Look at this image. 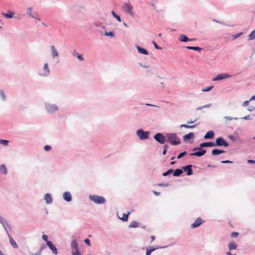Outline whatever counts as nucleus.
<instances>
[{"label": "nucleus", "mask_w": 255, "mask_h": 255, "mask_svg": "<svg viewBox=\"0 0 255 255\" xmlns=\"http://www.w3.org/2000/svg\"><path fill=\"white\" fill-rule=\"evenodd\" d=\"M122 8L124 11L128 13L130 15L132 16L133 15L132 11L133 7L131 4L127 2L125 3L123 6Z\"/></svg>", "instance_id": "obj_4"}, {"label": "nucleus", "mask_w": 255, "mask_h": 255, "mask_svg": "<svg viewBox=\"0 0 255 255\" xmlns=\"http://www.w3.org/2000/svg\"><path fill=\"white\" fill-rule=\"evenodd\" d=\"M0 96L2 98L3 100H5V96L3 91H2V90L0 91Z\"/></svg>", "instance_id": "obj_37"}, {"label": "nucleus", "mask_w": 255, "mask_h": 255, "mask_svg": "<svg viewBox=\"0 0 255 255\" xmlns=\"http://www.w3.org/2000/svg\"><path fill=\"white\" fill-rule=\"evenodd\" d=\"M186 48L190 50H197L200 51L201 50V48L199 47H194V46H187L186 47Z\"/></svg>", "instance_id": "obj_34"}, {"label": "nucleus", "mask_w": 255, "mask_h": 255, "mask_svg": "<svg viewBox=\"0 0 255 255\" xmlns=\"http://www.w3.org/2000/svg\"><path fill=\"white\" fill-rule=\"evenodd\" d=\"M8 143V141L4 139H0V144H3L4 145H7Z\"/></svg>", "instance_id": "obj_36"}, {"label": "nucleus", "mask_w": 255, "mask_h": 255, "mask_svg": "<svg viewBox=\"0 0 255 255\" xmlns=\"http://www.w3.org/2000/svg\"><path fill=\"white\" fill-rule=\"evenodd\" d=\"M249 101H245L244 103H243V106L246 107V106H248V104H249Z\"/></svg>", "instance_id": "obj_54"}, {"label": "nucleus", "mask_w": 255, "mask_h": 255, "mask_svg": "<svg viewBox=\"0 0 255 255\" xmlns=\"http://www.w3.org/2000/svg\"><path fill=\"white\" fill-rule=\"evenodd\" d=\"M213 88V86H211L208 87L206 88L203 89L202 91L203 92H208V91H210Z\"/></svg>", "instance_id": "obj_39"}, {"label": "nucleus", "mask_w": 255, "mask_h": 255, "mask_svg": "<svg viewBox=\"0 0 255 255\" xmlns=\"http://www.w3.org/2000/svg\"><path fill=\"white\" fill-rule=\"evenodd\" d=\"M47 245L54 255H57V249L51 242H47Z\"/></svg>", "instance_id": "obj_10"}, {"label": "nucleus", "mask_w": 255, "mask_h": 255, "mask_svg": "<svg viewBox=\"0 0 255 255\" xmlns=\"http://www.w3.org/2000/svg\"><path fill=\"white\" fill-rule=\"evenodd\" d=\"M130 213H128V214H124L123 216L121 219L123 221H127L128 219V216L129 215Z\"/></svg>", "instance_id": "obj_33"}, {"label": "nucleus", "mask_w": 255, "mask_h": 255, "mask_svg": "<svg viewBox=\"0 0 255 255\" xmlns=\"http://www.w3.org/2000/svg\"><path fill=\"white\" fill-rule=\"evenodd\" d=\"M208 167H210L214 168V167H216V166H215V165H211V164H208Z\"/></svg>", "instance_id": "obj_56"}, {"label": "nucleus", "mask_w": 255, "mask_h": 255, "mask_svg": "<svg viewBox=\"0 0 255 255\" xmlns=\"http://www.w3.org/2000/svg\"><path fill=\"white\" fill-rule=\"evenodd\" d=\"M231 235L232 238H235L239 236V233L237 232H233Z\"/></svg>", "instance_id": "obj_41"}, {"label": "nucleus", "mask_w": 255, "mask_h": 255, "mask_svg": "<svg viewBox=\"0 0 255 255\" xmlns=\"http://www.w3.org/2000/svg\"><path fill=\"white\" fill-rule=\"evenodd\" d=\"M154 139L161 144L164 143L165 141V138L164 136L161 133H157L154 136Z\"/></svg>", "instance_id": "obj_7"}, {"label": "nucleus", "mask_w": 255, "mask_h": 255, "mask_svg": "<svg viewBox=\"0 0 255 255\" xmlns=\"http://www.w3.org/2000/svg\"><path fill=\"white\" fill-rule=\"evenodd\" d=\"M153 193L156 196H158V195H160V193L159 192H156L155 191H153Z\"/></svg>", "instance_id": "obj_55"}, {"label": "nucleus", "mask_w": 255, "mask_h": 255, "mask_svg": "<svg viewBox=\"0 0 255 255\" xmlns=\"http://www.w3.org/2000/svg\"><path fill=\"white\" fill-rule=\"evenodd\" d=\"M183 173L182 170L180 169H176L173 172V176H178L180 175Z\"/></svg>", "instance_id": "obj_25"}, {"label": "nucleus", "mask_w": 255, "mask_h": 255, "mask_svg": "<svg viewBox=\"0 0 255 255\" xmlns=\"http://www.w3.org/2000/svg\"><path fill=\"white\" fill-rule=\"evenodd\" d=\"M187 152L186 151H184L181 153H180L178 156H177V158L178 159H180L182 157H183L184 155H185L186 154Z\"/></svg>", "instance_id": "obj_38"}, {"label": "nucleus", "mask_w": 255, "mask_h": 255, "mask_svg": "<svg viewBox=\"0 0 255 255\" xmlns=\"http://www.w3.org/2000/svg\"><path fill=\"white\" fill-rule=\"evenodd\" d=\"M0 171L3 174H6L7 173V169L5 166V165L2 164L0 166Z\"/></svg>", "instance_id": "obj_27"}, {"label": "nucleus", "mask_w": 255, "mask_h": 255, "mask_svg": "<svg viewBox=\"0 0 255 255\" xmlns=\"http://www.w3.org/2000/svg\"><path fill=\"white\" fill-rule=\"evenodd\" d=\"M168 141L172 145H178L181 143L180 139L175 133H168L167 134Z\"/></svg>", "instance_id": "obj_1"}, {"label": "nucleus", "mask_w": 255, "mask_h": 255, "mask_svg": "<svg viewBox=\"0 0 255 255\" xmlns=\"http://www.w3.org/2000/svg\"><path fill=\"white\" fill-rule=\"evenodd\" d=\"M193 40H195V39H190L185 35H184V34L180 35L179 37V40L180 41H183V42H186L188 41H192Z\"/></svg>", "instance_id": "obj_15"}, {"label": "nucleus", "mask_w": 255, "mask_h": 255, "mask_svg": "<svg viewBox=\"0 0 255 255\" xmlns=\"http://www.w3.org/2000/svg\"><path fill=\"white\" fill-rule=\"evenodd\" d=\"M3 220L2 218H1V217L0 216V222L1 223H2V221H3Z\"/></svg>", "instance_id": "obj_63"}, {"label": "nucleus", "mask_w": 255, "mask_h": 255, "mask_svg": "<svg viewBox=\"0 0 255 255\" xmlns=\"http://www.w3.org/2000/svg\"><path fill=\"white\" fill-rule=\"evenodd\" d=\"M214 144H215V146H224L225 147H227L229 146V143L222 137L217 138L216 139V142H214Z\"/></svg>", "instance_id": "obj_6"}, {"label": "nucleus", "mask_w": 255, "mask_h": 255, "mask_svg": "<svg viewBox=\"0 0 255 255\" xmlns=\"http://www.w3.org/2000/svg\"><path fill=\"white\" fill-rule=\"evenodd\" d=\"M231 77V76L230 75H229L226 73H222L221 74H218L216 77H215L214 78V79H213V81H218V80H223V79H226V78H229Z\"/></svg>", "instance_id": "obj_8"}, {"label": "nucleus", "mask_w": 255, "mask_h": 255, "mask_svg": "<svg viewBox=\"0 0 255 255\" xmlns=\"http://www.w3.org/2000/svg\"><path fill=\"white\" fill-rule=\"evenodd\" d=\"M137 49L138 52L140 53L143 54L145 55H148V54L147 51L142 48L137 46Z\"/></svg>", "instance_id": "obj_23"}, {"label": "nucleus", "mask_w": 255, "mask_h": 255, "mask_svg": "<svg viewBox=\"0 0 255 255\" xmlns=\"http://www.w3.org/2000/svg\"><path fill=\"white\" fill-rule=\"evenodd\" d=\"M195 127H196V125L190 126V125H188L186 124H183V125H181L180 126L181 128H193Z\"/></svg>", "instance_id": "obj_28"}, {"label": "nucleus", "mask_w": 255, "mask_h": 255, "mask_svg": "<svg viewBox=\"0 0 255 255\" xmlns=\"http://www.w3.org/2000/svg\"><path fill=\"white\" fill-rule=\"evenodd\" d=\"M28 14L29 16L34 17V16L32 15V9L31 7H29L28 8Z\"/></svg>", "instance_id": "obj_44"}, {"label": "nucleus", "mask_w": 255, "mask_h": 255, "mask_svg": "<svg viewBox=\"0 0 255 255\" xmlns=\"http://www.w3.org/2000/svg\"><path fill=\"white\" fill-rule=\"evenodd\" d=\"M42 238L44 241L46 242V243H47V242H49V241H48V237L46 235H43Z\"/></svg>", "instance_id": "obj_42"}, {"label": "nucleus", "mask_w": 255, "mask_h": 255, "mask_svg": "<svg viewBox=\"0 0 255 255\" xmlns=\"http://www.w3.org/2000/svg\"><path fill=\"white\" fill-rule=\"evenodd\" d=\"M255 109V105L254 106H249L248 108V110L250 111H252Z\"/></svg>", "instance_id": "obj_48"}, {"label": "nucleus", "mask_w": 255, "mask_h": 255, "mask_svg": "<svg viewBox=\"0 0 255 255\" xmlns=\"http://www.w3.org/2000/svg\"><path fill=\"white\" fill-rule=\"evenodd\" d=\"M196 150H199V151L193 152L190 154L191 156H202L203 155H204L206 152V150L205 149H203L202 148V147H196L193 149V151H195Z\"/></svg>", "instance_id": "obj_5"}, {"label": "nucleus", "mask_w": 255, "mask_h": 255, "mask_svg": "<svg viewBox=\"0 0 255 255\" xmlns=\"http://www.w3.org/2000/svg\"><path fill=\"white\" fill-rule=\"evenodd\" d=\"M73 55H77V57L79 60L81 61L84 60L82 55L78 54L76 51H74Z\"/></svg>", "instance_id": "obj_29"}, {"label": "nucleus", "mask_w": 255, "mask_h": 255, "mask_svg": "<svg viewBox=\"0 0 255 255\" xmlns=\"http://www.w3.org/2000/svg\"><path fill=\"white\" fill-rule=\"evenodd\" d=\"M166 149H164L163 151V155H165L166 154Z\"/></svg>", "instance_id": "obj_59"}, {"label": "nucleus", "mask_w": 255, "mask_h": 255, "mask_svg": "<svg viewBox=\"0 0 255 255\" xmlns=\"http://www.w3.org/2000/svg\"><path fill=\"white\" fill-rule=\"evenodd\" d=\"M44 69L47 72V73L48 74L49 72V70L48 69V64L47 63H45L44 64Z\"/></svg>", "instance_id": "obj_47"}, {"label": "nucleus", "mask_w": 255, "mask_h": 255, "mask_svg": "<svg viewBox=\"0 0 255 255\" xmlns=\"http://www.w3.org/2000/svg\"><path fill=\"white\" fill-rule=\"evenodd\" d=\"M225 151L224 150H220L218 149H215L212 150V154L213 155H217L223 153H224Z\"/></svg>", "instance_id": "obj_20"}, {"label": "nucleus", "mask_w": 255, "mask_h": 255, "mask_svg": "<svg viewBox=\"0 0 255 255\" xmlns=\"http://www.w3.org/2000/svg\"><path fill=\"white\" fill-rule=\"evenodd\" d=\"M51 146L48 145H47L44 146V150L45 151H49L51 150Z\"/></svg>", "instance_id": "obj_46"}, {"label": "nucleus", "mask_w": 255, "mask_h": 255, "mask_svg": "<svg viewBox=\"0 0 255 255\" xmlns=\"http://www.w3.org/2000/svg\"><path fill=\"white\" fill-rule=\"evenodd\" d=\"M152 43L153 44L155 48H156L157 49H161V48L159 46H158L156 42H155L154 41H153Z\"/></svg>", "instance_id": "obj_45"}, {"label": "nucleus", "mask_w": 255, "mask_h": 255, "mask_svg": "<svg viewBox=\"0 0 255 255\" xmlns=\"http://www.w3.org/2000/svg\"><path fill=\"white\" fill-rule=\"evenodd\" d=\"M194 137V133L193 132H190L183 136V139L184 141L189 140Z\"/></svg>", "instance_id": "obj_16"}, {"label": "nucleus", "mask_w": 255, "mask_h": 255, "mask_svg": "<svg viewBox=\"0 0 255 255\" xmlns=\"http://www.w3.org/2000/svg\"><path fill=\"white\" fill-rule=\"evenodd\" d=\"M173 170L171 169H170L169 170H168L166 172H164L163 173V176H167L168 175L172 173L173 172Z\"/></svg>", "instance_id": "obj_35"}, {"label": "nucleus", "mask_w": 255, "mask_h": 255, "mask_svg": "<svg viewBox=\"0 0 255 255\" xmlns=\"http://www.w3.org/2000/svg\"><path fill=\"white\" fill-rule=\"evenodd\" d=\"M14 13L11 11H8V12L7 13H2V14L3 15V16H4L5 18H12L13 17V16L14 15Z\"/></svg>", "instance_id": "obj_21"}, {"label": "nucleus", "mask_w": 255, "mask_h": 255, "mask_svg": "<svg viewBox=\"0 0 255 255\" xmlns=\"http://www.w3.org/2000/svg\"><path fill=\"white\" fill-rule=\"evenodd\" d=\"M72 251H74V252L79 251L78 249V246L77 243L75 240H73L71 242V244Z\"/></svg>", "instance_id": "obj_14"}, {"label": "nucleus", "mask_w": 255, "mask_h": 255, "mask_svg": "<svg viewBox=\"0 0 255 255\" xmlns=\"http://www.w3.org/2000/svg\"><path fill=\"white\" fill-rule=\"evenodd\" d=\"M255 100V96H253L251 98L250 100Z\"/></svg>", "instance_id": "obj_60"}, {"label": "nucleus", "mask_w": 255, "mask_h": 255, "mask_svg": "<svg viewBox=\"0 0 255 255\" xmlns=\"http://www.w3.org/2000/svg\"><path fill=\"white\" fill-rule=\"evenodd\" d=\"M105 35L107 36H114V34H113V32H112V31H110L109 32H106Z\"/></svg>", "instance_id": "obj_50"}, {"label": "nucleus", "mask_w": 255, "mask_h": 255, "mask_svg": "<svg viewBox=\"0 0 255 255\" xmlns=\"http://www.w3.org/2000/svg\"><path fill=\"white\" fill-rule=\"evenodd\" d=\"M63 198L67 202H70L72 200V197L69 192H65L63 195Z\"/></svg>", "instance_id": "obj_12"}, {"label": "nucleus", "mask_w": 255, "mask_h": 255, "mask_svg": "<svg viewBox=\"0 0 255 255\" xmlns=\"http://www.w3.org/2000/svg\"><path fill=\"white\" fill-rule=\"evenodd\" d=\"M200 147H212L215 146V144L213 142H207L201 143L200 144Z\"/></svg>", "instance_id": "obj_13"}, {"label": "nucleus", "mask_w": 255, "mask_h": 255, "mask_svg": "<svg viewBox=\"0 0 255 255\" xmlns=\"http://www.w3.org/2000/svg\"><path fill=\"white\" fill-rule=\"evenodd\" d=\"M155 250V249H152L151 250H147L146 252V255H150L151 253L153 251H154Z\"/></svg>", "instance_id": "obj_40"}, {"label": "nucleus", "mask_w": 255, "mask_h": 255, "mask_svg": "<svg viewBox=\"0 0 255 255\" xmlns=\"http://www.w3.org/2000/svg\"><path fill=\"white\" fill-rule=\"evenodd\" d=\"M44 199L47 204H50L52 202V197L49 193H47L44 195Z\"/></svg>", "instance_id": "obj_17"}, {"label": "nucleus", "mask_w": 255, "mask_h": 255, "mask_svg": "<svg viewBox=\"0 0 255 255\" xmlns=\"http://www.w3.org/2000/svg\"><path fill=\"white\" fill-rule=\"evenodd\" d=\"M204 222L200 217H198L195 222L191 224V228H195L200 226Z\"/></svg>", "instance_id": "obj_9"}, {"label": "nucleus", "mask_w": 255, "mask_h": 255, "mask_svg": "<svg viewBox=\"0 0 255 255\" xmlns=\"http://www.w3.org/2000/svg\"><path fill=\"white\" fill-rule=\"evenodd\" d=\"M182 168L185 171H187V175H191L193 174L191 165L185 166L184 167H183Z\"/></svg>", "instance_id": "obj_11"}, {"label": "nucleus", "mask_w": 255, "mask_h": 255, "mask_svg": "<svg viewBox=\"0 0 255 255\" xmlns=\"http://www.w3.org/2000/svg\"><path fill=\"white\" fill-rule=\"evenodd\" d=\"M112 14L113 16L118 20V21L121 22L122 20L120 16L117 15L114 11H112Z\"/></svg>", "instance_id": "obj_31"}, {"label": "nucleus", "mask_w": 255, "mask_h": 255, "mask_svg": "<svg viewBox=\"0 0 255 255\" xmlns=\"http://www.w3.org/2000/svg\"><path fill=\"white\" fill-rule=\"evenodd\" d=\"M149 132L148 131H144L142 129L137 130L136 134L138 137L142 140L146 139L148 138Z\"/></svg>", "instance_id": "obj_3"}, {"label": "nucleus", "mask_w": 255, "mask_h": 255, "mask_svg": "<svg viewBox=\"0 0 255 255\" xmlns=\"http://www.w3.org/2000/svg\"><path fill=\"white\" fill-rule=\"evenodd\" d=\"M139 226V223L137 222H132L129 225V227L131 228H137Z\"/></svg>", "instance_id": "obj_32"}, {"label": "nucleus", "mask_w": 255, "mask_h": 255, "mask_svg": "<svg viewBox=\"0 0 255 255\" xmlns=\"http://www.w3.org/2000/svg\"><path fill=\"white\" fill-rule=\"evenodd\" d=\"M221 162L222 163H232L233 162L230 160H223Z\"/></svg>", "instance_id": "obj_52"}, {"label": "nucleus", "mask_w": 255, "mask_h": 255, "mask_svg": "<svg viewBox=\"0 0 255 255\" xmlns=\"http://www.w3.org/2000/svg\"><path fill=\"white\" fill-rule=\"evenodd\" d=\"M90 199L96 204H102L106 202L105 199L102 196L97 195H90Z\"/></svg>", "instance_id": "obj_2"}, {"label": "nucleus", "mask_w": 255, "mask_h": 255, "mask_svg": "<svg viewBox=\"0 0 255 255\" xmlns=\"http://www.w3.org/2000/svg\"><path fill=\"white\" fill-rule=\"evenodd\" d=\"M158 186L160 187H167L168 186V184L164 183H159L158 184Z\"/></svg>", "instance_id": "obj_51"}, {"label": "nucleus", "mask_w": 255, "mask_h": 255, "mask_svg": "<svg viewBox=\"0 0 255 255\" xmlns=\"http://www.w3.org/2000/svg\"><path fill=\"white\" fill-rule=\"evenodd\" d=\"M249 40L255 39V30L253 31L249 35Z\"/></svg>", "instance_id": "obj_30"}, {"label": "nucleus", "mask_w": 255, "mask_h": 255, "mask_svg": "<svg viewBox=\"0 0 255 255\" xmlns=\"http://www.w3.org/2000/svg\"><path fill=\"white\" fill-rule=\"evenodd\" d=\"M247 162L249 163H253V164H255V161L254 160H252V159H249Z\"/></svg>", "instance_id": "obj_53"}, {"label": "nucleus", "mask_w": 255, "mask_h": 255, "mask_svg": "<svg viewBox=\"0 0 255 255\" xmlns=\"http://www.w3.org/2000/svg\"><path fill=\"white\" fill-rule=\"evenodd\" d=\"M237 248V244L234 241H231L229 244V250H235Z\"/></svg>", "instance_id": "obj_19"}, {"label": "nucleus", "mask_w": 255, "mask_h": 255, "mask_svg": "<svg viewBox=\"0 0 255 255\" xmlns=\"http://www.w3.org/2000/svg\"><path fill=\"white\" fill-rule=\"evenodd\" d=\"M42 24L43 26H45V27H46V26H47V25L46 24H45L44 23H42Z\"/></svg>", "instance_id": "obj_64"}, {"label": "nucleus", "mask_w": 255, "mask_h": 255, "mask_svg": "<svg viewBox=\"0 0 255 255\" xmlns=\"http://www.w3.org/2000/svg\"><path fill=\"white\" fill-rule=\"evenodd\" d=\"M9 242L10 243L11 245L14 248H17L18 246L15 243V242L14 241V240L12 239V237H9Z\"/></svg>", "instance_id": "obj_26"}, {"label": "nucleus", "mask_w": 255, "mask_h": 255, "mask_svg": "<svg viewBox=\"0 0 255 255\" xmlns=\"http://www.w3.org/2000/svg\"><path fill=\"white\" fill-rule=\"evenodd\" d=\"M243 119L245 120H249V116H245Z\"/></svg>", "instance_id": "obj_58"}, {"label": "nucleus", "mask_w": 255, "mask_h": 255, "mask_svg": "<svg viewBox=\"0 0 255 255\" xmlns=\"http://www.w3.org/2000/svg\"><path fill=\"white\" fill-rule=\"evenodd\" d=\"M214 136V133L213 131L210 130L208 131L204 135L205 139L213 138Z\"/></svg>", "instance_id": "obj_18"}, {"label": "nucleus", "mask_w": 255, "mask_h": 255, "mask_svg": "<svg viewBox=\"0 0 255 255\" xmlns=\"http://www.w3.org/2000/svg\"><path fill=\"white\" fill-rule=\"evenodd\" d=\"M72 255H82L80 251L74 252V251H72Z\"/></svg>", "instance_id": "obj_43"}, {"label": "nucleus", "mask_w": 255, "mask_h": 255, "mask_svg": "<svg viewBox=\"0 0 255 255\" xmlns=\"http://www.w3.org/2000/svg\"><path fill=\"white\" fill-rule=\"evenodd\" d=\"M84 242L89 246H91L90 241L88 239H86L84 240Z\"/></svg>", "instance_id": "obj_49"}, {"label": "nucleus", "mask_w": 255, "mask_h": 255, "mask_svg": "<svg viewBox=\"0 0 255 255\" xmlns=\"http://www.w3.org/2000/svg\"><path fill=\"white\" fill-rule=\"evenodd\" d=\"M151 241H153L155 240V236H152L151 237Z\"/></svg>", "instance_id": "obj_57"}, {"label": "nucleus", "mask_w": 255, "mask_h": 255, "mask_svg": "<svg viewBox=\"0 0 255 255\" xmlns=\"http://www.w3.org/2000/svg\"><path fill=\"white\" fill-rule=\"evenodd\" d=\"M227 255H233L230 252H227L226 253Z\"/></svg>", "instance_id": "obj_62"}, {"label": "nucleus", "mask_w": 255, "mask_h": 255, "mask_svg": "<svg viewBox=\"0 0 255 255\" xmlns=\"http://www.w3.org/2000/svg\"><path fill=\"white\" fill-rule=\"evenodd\" d=\"M194 122H195V121H188L187 123L188 124H191V123H193Z\"/></svg>", "instance_id": "obj_61"}, {"label": "nucleus", "mask_w": 255, "mask_h": 255, "mask_svg": "<svg viewBox=\"0 0 255 255\" xmlns=\"http://www.w3.org/2000/svg\"><path fill=\"white\" fill-rule=\"evenodd\" d=\"M58 110V108L55 106H49L47 107V110L48 112L50 113L52 112H54L55 111H57Z\"/></svg>", "instance_id": "obj_22"}, {"label": "nucleus", "mask_w": 255, "mask_h": 255, "mask_svg": "<svg viewBox=\"0 0 255 255\" xmlns=\"http://www.w3.org/2000/svg\"><path fill=\"white\" fill-rule=\"evenodd\" d=\"M50 48H51V50L52 51V54L53 57H55L57 56L58 55V52L57 51V50L55 49L54 46H51Z\"/></svg>", "instance_id": "obj_24"}]
</instances>
